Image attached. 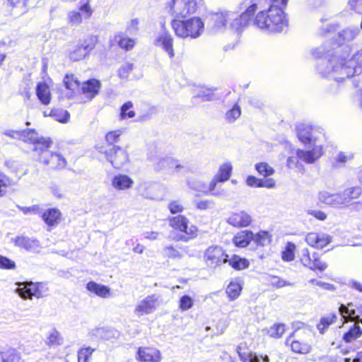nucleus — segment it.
Here are the masks:
<instances>
[{
    "instance_id": "2f4dec72",
    "label": "nucleus",
    "mask_w": 362,
    "mask_h": 362,
    "mask_svg": "<svg viewBox=\"0 0 362 362\" xmlns=\"http://www.w3.org/2000/svg\"><path fill=\"white\" fill-rule=\"evenodd\" d=\"M254 233L250 230H243L238 233L233 238V243L239 247H245L252 240Z\"/></svg>"
},
{
    "instance_id": "2eb2a0df",
    "label": "nucleus",
    "mask_w": 362,
    "mask_h": 362,
    "mask_svg": "<svg viewBox=\"0 0 362 362\" xmlns=\"http://www.w3.org/2000/svg\"><path fill=\"white\" fill-rule=\"evenodd\" d=\"M151 160L158 170L175 168L177 173H185L188 171L187 166L181 165L177 160L169 156L156 157L151 158Z\"/></svg>"
},
{
    "instance_id": "cd10ccee",
    "label": "nucleus",
    "mask_w": 362,
    "mask_h": 362,
    "mask_svg": "<svg viewBox=\"0 0 362 362\" xmlns=\"http://www.w3.org/2000/svg\"><path fill=\"white\" fill-rule=\"evenodd\" d=\"M100 86L99 81L96 79H90L83 83L81 92L89 99H92L98 92Z\"/></svg>"
},
{
    "instance_id": "69168bd1",
    "label": "nucleus",
    "mask_w": 362,
    "mask_h": 362,
    "mask_svg": "<svg viewBox=\"0 0 362 362\" xmlns=\"http://www.w3.org/2000/svg\"><path fill=\"white\" fill-rule=\"evenodd\" d=\"M313 260V258L310 257L308 250L307 248L302 250L300 262L303 266L310 268Z\"/></svg>"
},
{
    "instance_id": "052dcab7",
    "label": "nucleus",
    "mask_w": 362,
    "mask_h": 362,
    "mask_svg": "<svg viewBox=\"0 0 362 362\" xmlns=\"http://www.w3.org/2000/svg\"><path fill=\"white\" fill-rule=\"evenodd\" d=\"M355 87H358V90L353 96L354 101L358 104L359 107L362 110V78L359 81L353 83Z\"/></svg>"
},
{
    "instance_id": "7ed1b4c3",
    "label": "nucleus",
    "mask_w": 362,
    "mask_h": 362,
    "mask_svg": "<svg viewBox=\"0 0 362 362\" xmlns=\"http://www.w3.org/2000/svg\"><path fill=\"white\" fill-rule=\"evenodd\" d=\"M253 24L267 33H280L287 26V20L281 8L269 7L267 11L257 13Z\"/></svg>"
},
{
    "instance_id": "f704fd0d",
    "label": "nucleus",
    "mask_w": 362,
    "mask_h": 362,
    "mask_svg": "<svg viewBox=\"0 0 362 362\" xmlns=\"http://www.w3.org/2000/svg\"><path fill=\"white\" fill-rule=\"evenodd\" d=\"M42 216L46 224L53 226L59 223L61 213L57 209H49L42 214Z\"/></svg>"
},
{
    "instance_id": "1a4fd4ad",
    "label": "nucleus",
    "mask_w": 362,
    "mask_h": 362,
    "mask_svg": "<svg viewBox=\"0 0 362 362\" xmlns=\"http://www.w3.org/2000/svg\"><path fill=\"white\" fill-rule=\"evenodd\" d=\"M18 286L16 292L24 299H31L33 296L37 298H42L48 291L46 284L42 283L25 281L18 283Z\"/></svg>"
},
{
    "instance_id": "37998d69",
    "label": "nucleus",
    "mask_w": 362,
    "mask_h": 362,
    "mask_svg": "<svg viewBox=\"0 0 362 362\" xmlns=\"http://www.w3.org/2000/svg\"><path fill=\"white\" fill-rule=\"evenodd\" d=\"M336 319H337V316L335 314H333V313H330V314L327 315V316L322 317L320 319V322L317 326L319 332L321 334H324L325 332L328 328V327L330 325H332V323H334V322L335 321Z\"/></svg>"
},
{
    "instance_id": "338daca9",
    "label": "nucleus",
    "mask_w": 362,
    "mask_h": 362,
    "mask_svg": "<svg viewBox=\"0 0 362 362\" xmlns=\"http://www.w3.org/2000/svg\"><path fill=\"white\" fill-rule=\"evenodd\" d=\"M313 260L312 261V264L309 269L312 270H320L321 272L326 269L327 265L325 262H322L320 259L315 257L314 255L313 256Z\"/></svg>"
},
{
    "instance_id": "09e8293b",
    "label": "nucleus",
    "mask_w": 362,
    "mask_h": 362,
    "mask_svg": "<svg viewBox=\"0 0 362 362\" xmlns=\"http://www.w3.org/2000/svg\"><path fill=\"white\" fill-rule=\"evenodd\" d=\"M187 185L193 190L205 194L206 184L199 179H190L187 180Z\"/></svg>"
},
{
    "instance_id": "49530a36",
    "label": "nucleus",
    "mask_w": 362,
    "mask_h": 362,
    "mask_svg": "<svg viewBox=\"0 0 362 362\" xmlns=\"http://www.w3.org/2000/svg\"><path fill=\"white\" fill-rule=\"evenodd\" d=\"M133 103L128 101L124 103L120 108V119H125L133 118L135 116V112L132 110Z\"/></svg>"
},
{
    "instance_id": "6e6d98bb",
    "label": "nucleus",
    "mask_w": 362,
    "mask_h": 362,
    "mask_svg": "<svg viewBox=\"0 0 362 362\" xmlns=\"http://www.w3.org/2000/svg\"><path fill=\"white\" fill-rule=\"evenodd\" d=\"M13 7L18 8L21 13L26 11L28 7L32 6L30 0H8Z\"/></svg>"
},
{
    "instance_id": "4d7b16f0",
    "label": "nucleus",
    "mask_w": 362,
    "mask_h": 362,
    "mask_svg": "<svg viewBox=\"0 0 362 362\" xmlns=\"http://www.w3.org/2000/svg\"><path fill=\"white\" fill-rule=\"evenodd\" d=\"M193 299L188 295L182 296L179 300V308L182 311H186L192 308Z\"/></svg>"
},
{
    "instance_id": "c03bdc74",
    "label": "nucleus",
    "mask_w": 362,
    "mask_h": 362,
    "mask_svg": "<svg viewBox=\"0 0 362 362\" xmlns=\"http://www.w3.org/2000/svg\"><path fill=\"white\" fill-rule=\"evenodd\" d=\"M296 245L293 243H287L285 250L281 253V258L284 261L291 262L294 259Z\"/></svg>"
},
{
    "instance_id": "79ce46f5",
    "label": "nucleus",
    "mask_w": 362,
    "mask_h": 362,
    "mask_svg": "<svg viewBox=\"0 0 362 362\" xmlns=\"http://www.w3.org/2000/svg\"><path fill=\"white\" fill-rule=\"evenodd\" d=\"M242 286L240 283L232 281L227 286L226 293L230 300H235L240 296Z\"/></svg>"
},
{
    "instance_id": "b1692460",
    "label": "nucleus",
    "mask_w": 362,
    "mask_h": 362,
    "mask_svg": "<svg viewBox=\"0 0 362 362\" xmlns=\"http://www.w3.org/2000/svg\"><path fill=\"white\" fill-rule=\"evenodd\" d=\"M331 240V236L324 233H309L305 238L307 243L315 248L325 247Z\"/></svg>"
},
{
    "instance_id": "a19ab883",
    "label": "nucleus",
    "mask_w": 362,
    "mask_h": 362,
    "mask_svg": "<svg viewBox=\"0 0 362 362\" xmlns=\"http://www.w3.org/2000/svg\"><path fill=\"white\" fill-rule=\"evenodd\" d=\"M227 262L236 270L246 269L249 267L248 261L238 255L232 256L230 259H228Z\"/></svg>"
},
{
    "instance_id": "39448f33",
    "label": "nucleus",
    "mask_w": 362,
    "mask_h": 362,
    "mask_svg": "<svg viewBox=\"0 0 362 362\" xmlns=\"http://www.w3.org/2000/svg\"><path fill=\"white\" fill-rule=\"evenodd\" d=\"M172 28L180 38L196 39L204 31V23L200 18L192 17L187 20L173 19Z\"/></svg>"
},
{
    "instance_id": "774afa93",
    "label": "nucleus",
    "mask_w": 362,
    "mask_h": 362,
    "mask_svg": "<svg viewBox=\"0 0 362 362\" xmlns=\"http://www.w3.org/2000/svg\"><path fill=\"white\" fill-rule=\"evenodd\" d=\"M16 268V263L13 260L6 257L2 256L0 260L1 269H14Z\"/></svg>"
},
{
    "instance_id": "603ef678",
    "label": "nucleus",
    "mask_w": 362,
    "mask_h": 362,
    "mask_svg": "<svg viewBox=\"0 0 362 362\" xmlns=\"http://www.w3.org/2000/svg\"><path fill=\"white\" fill-rule=\"evenodd\" d=\"M255 169L260 175L267 177L274 173V170L267 163H259L255 165Z\"/></svg>"
},
{
    "instance_id": "393cba45",
    "label": "nucleus",
    "mask_w": 362,
    "mask_h": 362,
    "mask_svg": "<svg viewBox=\"0 0 362 362\" xmlns=\"http://www.w3.org/2000/svg\"><path fill=\"white\" fill-rule=\"evenodd\" d=\"M295 332L290 335L286 340V344H290L291 350L298 354H306L310 352L311 346L308 343L299 339H293Z\"/></svg>"
},
{
    "instance_id": "f8f14e48",
    "label": "nucleus",
    "mask_w": 362,
    "mask_h": 362,
    "mask_svg": "<svg viewBox=\"0 0 362 362\" xmlns=\"http://www.w3.org/2000/svg\"><path fill=\"white\" fill-rule=\"evenodd\" d=\"M103 153L115 168L119 169L129 162L127 151L119 146H110L108 149L104 151Z\"/></svg>"
},
{
    "instance_id": "5701e85b",
    "label": "nucleus",
    "mask_w": 362,
    "mask_h": 362,
    "mask_svg": "<svg viewBox=\"0 0 362 362\" xmlns=\"http://www.w3.org/2000/svg\"><path fill=\"white\" fill-rule=\"evenodd\" d=\"M12 241L16 247L30 252H39L41 248L40 243L36 239H32L28 237L17 236L12 238Z\"/></svg>"
},
{
    "instance_id": "20e7f679",
    "label": "nucleus",
    "mask_w": 362,
    "mask_h": 362,
    "mask_svg": "<svg viewBox=\"0 0 362 362\" xmlns=\"http://www.w3.org/2000/svg\"><path fill=\"white\" fill-rule=\"evenodd\" d=\"M358 29L356 27H349L337 33V42H325L322 45L313 49L312 55L316 58L325 57L324 60L327 59V54L333 53L334 49L338 46H349L346 43L353 40L358 34Z\"/></svg>"
},
{
    "instance_id": "0e129e2a",
    "label": "nucleus",
    "mask_w": 362,
    "mask_h": 362,
    "mask_svg": "<svg viewBox=\"0 0 362 362\" xmlns=\"http://www.w3.org/2000/svg\"><path fill=\"white\" fill-rule=\"evenodd\" d=\"M354 154L351 152H339L336 156V161L340 164H344L352 160Z\"/></svg>"
},
{
    "instance_id": "f3484780",
    "label": "nucleus",
    "mask_w": 362,
    "mask_h": 362,
    "mask_svg": "<svg viewBox=\"0 0 362 362\" xmlns=\"http://www.w3.org/2000/svg\"><path fill=\"white\" fill-rule=\"evenodd\" d=\"M311 150H296L297 158L308 164H311L317 160L323 155L322 144L312 145Z\"/></svg>"
},
{
    "instance_id": "f257e3e1",
    "label": "nucleus",
    "mask_w": 362,
    "mask_h": 362,
    "mask_svg": "<svg viewBox=\"0 0 362 362\" xmlns=\"http://www.w3.org/2000/svg\"><path fill=\"white\" fill-rule=\"evenodd\" d=\"M349 46H338L333 53L327 54V60H322L317 66L320 76L334 80L337 84L351 77L352 83L359 81L362 68V48L351 58Z\"/></svg>"
},
{
    "instance_id": "bf43d9fd",
    "label": "nucleus",
    "mask_w": 362,
    "mask_h": 362,
    "mask_svg": "<svg viewBox=\"0 0 362 362\" xmlns=\"http://www.w3.org/2000/svg\"><path fill=\"white\" fill-rule=\"evenodd\" d=\"M163 254L165 256L172 259H180L182 257L181 252L172 246L165 247L163 249Z\"/></svg>"
},
{
    "instance_id": "58836bf2",
    "label": "nucleus",
    "mask_w": 362,
    "mask_h": 362,
    "mask_svg": "<svg viewBox=\"0 0 362 362\" xmlns=\"http://www.w3.org/2000/svg\"><path fill=\"white\" fill-rule=\"evenodd\" d=\"M45 344L49 346H57L62 344L60 334L56 329H51L48 332Z\"/></svg>"
},
{
    "instance_id": "c756f323",
    "label": "nucleus",
    "mask_w": 362,
    "mask_h": 362,
    "mask_svg": "<svg viewBox=\"0 0 362 362\" xmlns=\"http://www.w3.org/2000/svg\"><path fill=\"white\" fill-rule=\"evenodd\" d=\"M43 139H50L49 138L39 137L38 133L33 129H27L23 130L22 141L35 145L34 149L37 146H42L40 144Z\"/></svg>"
},
{
    "instance_id": "8fccbe9b",
    "label": "nucleus",
    "mask_w": 362,
    "mask_h": 362,
    "mask_svg": "<svg viewBox=\"0 0 362 362\" xmlns=\"http://www.w3.org/2000/svg\"><path fill=\"white\" fill-rule=\"evenodd\" d=\"M285 325L279 323L274 324L268 329L267 333L269 337L273 338H280L285 332Z\"/></svg>"
},
{
    "instance_id": "864d4df0",
    "label": "nucleus",
    "mask_w": 362,
    "mask_h": 362,
    "mask_svg": "<svg viewBox=\"0 0 362 362\" xmlns=\"http://www.w3.org/2000/svg\"><path fill=\"white\" fill-rule=\"evenodd\" d=\"M115 40L117 41L121 48L126 50L132 49L135 45V42L133 39L122 37L121 35H116Z\"/></svg>"
},
{
    "instance_id": "3c124183",
    "label": "nucleus",
    "mask_w": 362,
    "mask_h": 362,
    "mask_svg": "<svg viewBox=\"0 0 362 362\" xmlns=\"http://www.w3.org/2000/svg\"><path fill=\"white\" fill-rule=\"evenodd\" d=\"M241 115V110L239 105L235 104L231 109L226 113V120L229 123L234 122Z\"/></svg>"
},
{
    "instance_id": "e2e57ef3",
    "label": "nucleus",
    "mask_w": 362,
    "mask_h": 362,
    "mask_svg": "<svg viewBox=\"0 0 362 362\" xmlns=\"http://www.w3.org/2000/svg\"><path fill=\"white\" fill-rule=\"evenodd\" d=\"M218 182H220L219 180L216 179V177L214 176V177L211 180L210 183L209 185H206L205 194H211L217 197L221 196V193L215 190Z\"/></svg>"
},
{
    "instance_id": "dca6fc26",
    "label": "nucleus",
    "mask_w": 362,
    "mask_h": 362,
    "mask_svg": "<svg viewBox=\"0 0 362 362\" xmlns=\"http://www.w3.org/2000/svg\"><path fill=\"white\" fill-rule=\"evenodd\" d=\"M158 305V297L155 294L148 296L138 303L134 309V313L138 317L148 315L153 313Z\"/></svg>"
},
{
    "instance_id": "9b49d317",
    "label": "nucleus",
    "mask_w": 362,
    "mask_h": 362,
    "mask_svg": "<svg viewBox=\"0 0 362 362\" xmlns=\"http://www.w3.org/2000/svg\"><path fill=\"white\" fill-rule=\"evenodd\" d=\"M173 41V37L167 30L165 25L162 23L160 29L154 35L153 45L165 52L170 59H173L175 57Z\"/></svg>"
},
{
    "instance_id": "5fc2aeb1",
    "label": "nucleus",
    "mask_w": 362,
    "mask_h": 362,
    "mask_svg": "<svg viewBox=\"0 0 362 362\" xmlns=\"http://www.w3.org/2000/svg\"><path fill=\"white\" fill-rule=\"evenodd\" d=\"M268 282L271 286L277 288L293 285V283L286 281V280L276 276H269Z\"/></svg>"
},
{
    "instance_id": "e433bc0d",
    "label": "nucleus",
    "mask_w": 362,
    "mask_h": 362,
    "mask_svg": "<svg viewBox=\"0 0 362 362\" xmlns=\"http://www.w3.org/2000/svg\"><path fill=\"white\" fill-rule=\"evenodd\" d=\"M36 93L38 99L43 105H48L50 102V90L45 83H39L37 85Z\"/></svg>"
},
{
    "instance_id": "4be33fe9",
    "label": "nucleus",
    "mask_w": 362,
    "mask_h": 362,
    "mask_svg": "<svg viewBox=\"0 0 362 362\" xmlns=\"http://www.w3.org/2000/svg\"><path fill=\"white\" fill-rule=\"evenodd\" d=\"M92 15L88 1L83 2L79 6V11H72L69 13V22L75 25H79L83 18L87 19Z\"/></svg>"
},
{
    "instance_id": "f03ea898",
    "label": "nucleus",
    "mask_w": 362,
    "mask_h": 362,
    "mask_svg": "<svg viewBox=\"0 0 362 362\" xmlns=\"http://www.w3.org/2000/svg\"><path fill=\"white\" fill-rule=\"evenodd\" d=\"M240 14L224 11L214 13L211 20L216 30H230L240 33L247 28L254 17L257 5L253 0H243L239 6Z\"/></svg>"
},
{
    "instance_id": "6ab92c4d",
    "label": "nucleus",
    "mask_w": 362,
    "mask_h": 362,
    "mask_svg": "<svg viewBox=\"0 0 362 362\" xmlns=\"http://www.w3.org/2000/svg\"><path fill=\"white\" fill-rule=\"evenodd\" d=\"M227 223L236 228H245L252 222L251 215L245 211H238L231 213L226 220Z\"/></svg>"
},
{
    "instance_id": "a211bd4d",
    "label": "nucleus",
    "mask_w": 362,
    "mask_h": 362,
    "mask_svg": "<svg viewBox=\"0 0 362 362\" xmlns=\"http://www.w3.org/2000/svg\"><path fill=\"white\" fill-rule=\"evenodd\" d=\"M95 42L96 37L94 36H89L85 39L81 45L70 52V59L74 62L82 59L94 48Z\"/></svg>"
},
{
    "instance_id": "4468645a",
    "label": "nucleus",
    "mask_w": 362,
    "mask_h": 362,
    "mask_svg": "<svg viewBox=\"0 0 362 362\" xmlns=\"http://www.w3.org/2000/svg\"><path fill=\"white\" fill-rule=\"evenodd\" d=\"M170 226L180 232L185 233L187 235H190L189 238H186L185 236L182 235L180 238V240L187 241L189 239L196 236L197 229L195 226H191L188 227V219L182 215H178L174 217H172L169 220Z\"/></svg>"
},
{
    "instance_id": "13d9d810",
    "label": "nucleus",
    "mask_w": 362,
    "mask_h": 362,
    "mask_svg": "<svg viewBox=\"0 0 362 362\" xmlns=\"http://www.w3.org/2000/svg\"><path fill=\"white\" fill-rule=\"evenodd\" d=\"M94 349L91 347L82 348L78 351V362H88Z\"/></svg>"
},
{
    "instance_id": "a878e982",
    "label": "nucleus",
    "mask_w": 362,
    "mask_h": 362,
    "mask_svg": "<svg viewBox=\"0 0 362 362\" xmlns=\"http://www.w3.org/2000/svg\"><path fill=\"white\" fill-rule=\"evenodd\" d=\"M111 183L117 190H126L132 187L134 180L127 175L117 174L113 177Z\"/></svg>"
},
{
    "instance_id": "6e6552de",
    "label": "nucleus",
    "mask_w": 362,
    "mask_h": 362,
    "mask_svg": "<svg viewBox=\"0 0 362 362\" xmlns=\"http://www.w3.org/2000/svg\"><path fill=\"white\" fill-rule=\"evenodd\" d=\"M298 139L305 145L322 144L326 140L323 130L318 127L301 124L298 127Z\"/></svg>"
},
{
    "instance_id": "c9c22d12",
    "label": "nucleus",
    "mask_w": 362,
    "mask_h": 362,
    "mask_svg": "<svg viewBox=\"0 0 362 362\" xmlns=\"http://www.w3.org/2000/svg\"><path fill=\"white\" fill-rule=\"evenodd\" d=\"M21 359V354L16 349L0 351V362H20Z\"/></svg>"
},
{
    "instance_id": "4c0bfd02",
    "label": "nucleus",
    "mask_w": 362,
    "mask_h": 362,
    "mask_svg": "<svg viewBox=\"0 0 362 362\" xmlns=\"http://www.w3.org/2000/svg\"><path fill=\"white\" fill-rule=\"evenodd\" d=\"M233 170L232 164L229 162L224 163L220 165L219 169L215 177L219 180V182H223L227 181L231 175Z\"/></svg>"
},
{
    "instance_id": "9d476101",
    "label": "nucleus",
    "mask_w": 362,
    "mask_h": 362,
    "mask_svg": "<svg viewBox=\"0 0 362 362\" xmlns=\"http://www.w3.org/2000/svg\"><path fill=\"white\" fill-rule=\"evenodd\" d=\"M197 0H172L169 12L177 18H185L197 11Z\"/></svg>"
},
{
    "instance_id": "680f3d73",
    "label": "nucleus",
    "mask_w": 362,
    "mask_h": 362,
    "mask_svg": "<svg viewBox=\"0 0 362 362\" xmlns=\"http://www.w3.org/2000/svg\"><path fill=\"white\" fill-rule=\"evenodd\" d=\"M122 134V131L120 129L109 132L105 136V139L110 146H112L113 144L117 142Z\"/></svg>"
},
{
    "instance_id": "aec40b11",
    "label": "nucleus",
    "mask_w": 362,
    "mask_h": 362,
    "mask_svg": "<svg viewBox=\"0 0 362 362\" xmlns=\"http://www.w3.org/2000/svg\"><path fill=\"white\" fill-rule=\"evenodd\" d=\"M319 201L330 207L341 209L344 208L341 193H332L327 190H322L318 193Z\"/></svg>"
},
{
    "instance_id": "de8ad7c7",
    "label": "nucleus",
    "mask_w": 362,
    "mask_h": 362,
    "mask_svg": "<svg viewBox=\"0 0 362 362\" xmlns=\"http://www.w3.org/2000/svg\"><path fill=\"white\" fill-rule=\"evenodd\" d=\"M49 115L55 120L62 123H66L70 118L69 112L62 109L53 110Z\"/></svg>"
},
{
    "instance_id": "473e14b6",
    "label": "nucleus",
    "mask_w": 362,
    "mask_h": 362,
    "mask_svg": "<svg viewBox=\"0 0 362 362\" xmlns=\"http://www.w3.org/2000/svg\"><path fill=\"white\" fill-rule=\"evenodd\" d=\"M237 352L240 360L243 362H261V360L263 362H269V358L267 355L258 356L256 354L250 351L247 353L242 352L241 346L237 347Z\"/></svg>"
},
{
    "instance_id": "bb28decb",
    "label": "nucleus",
    "mask_w": 362,
    "mask_h": 362,
    "mask_svg": "<svg viewBox=\"0 0 362 362\" xmlns=\"http://www.w3.org/2000/svg\"><path fill=\"white\" fill-rule=\"evenodd\" d=\"M341 197L343 203V206H349L351 201L357 199L362 193V189L360 187H351L345 189L341 192Z\"/></svg>"
},
{
    "instance_id": "72a5a7b5",
    "label": "nucleus",
    "mask_w": 362,
    "mask_h": 362,
    "mask_svg": "<svg viewBox=\"0 0 362 362\" xmlns=\"http://www.w3.org/2000/svg\"><path fill=\"white\" fill-rule=\"evenodd\" d=\"M64 84L66 88L71 91L68 95L69 98L74 95V93L80 91V83L78 78L73 74H66L64 78Z\"/></svg>"
},
{
    "instance_id": "ddd939ff",
    "label": "nucleus",
    "mask_w": 362,
    "mask_h": 362,
    "mask_svg": "<svg viewBox=\"0 0 362 362\" xmlns=\"http://www.w3.org/2000/svg\"><path fill=\"white\" fill-rule=\"evenodd\" d=\"M204 258L206 264L209 267L216 268L227 262L228 255L225 253L222 247L219 246H212L206 250Z\"/></svg>"
},
{
    "instance_id": "c85d7f7f",
    "label": "nucleus",
    "mask_w": 362,
    "mask_h": 362,
    "mask_svg": "<svg viewBox=\"0 0 362 362\" xmlns=\"http://www.w3.org/2000/svg\"><path fill=\"white\" fill-rule=\"evenodd\" d=\"M157 185L151 182H141L137 186L138 193L147 199H153L156 196L155 189Z\"/></svg>"
},
{
    "instance_id": "0eeeda50",
    "label": "nucleus",
    "mask_w": 362,
    "mask_h": 362,
    "mask_svg": "<svg viewBox=\"0 0 362 362\" xmlns=\"http://www.w3.org/2000/svg\"><path fill=\"white\" fill-rule=\"evenodd\" d=\"M351 306L352 304L349 303L348 306L341 305L339 308V311L345 321L349 320L354 322L353 326L343 336V339L346 343L355 341L362 334V329L358 325V323L362 324V319L359 315L356 313V310L351 308Z\"/></svg>"
},
{
    "instance_id": "412c9836",
    "label": "nucleus",
    "mask_w": 362,
    "mask_h": 362,
    "mask_svg": "<svg viewBox=\"0 0 362 362\" xmlns=\"http://www.w3.org/2000/svg\"><path fill=\"white\" fill-rule=\"evenodd\" d=\"M136 358L139 361L144 362H159L161 360V354L156 348L139 347Z\"/></svg>"
},
{
    "instance_id": "ea45409f",
    "label": "nucleus",
    "mask_w": 362,
    "mask_h": 362,
    "mask_svg": "<svg viewBox=\"0 0 362 362\" xmlns=\"http://www.w3.org/2000/svg\"><path fill=\"white\" fill-rule=\"evenodd\" d=\"M252 240L259 246H267L270 244L272 241V235L267 231L261 230L259 233L254 234Z\"/></svg>"
},
{
    "instance_id": "a18cd8bd",
    "label": "nucleus",
    "mask_w": 362,
    "mask_h": 362,
    "mask_svg": "<svg viewBox=\"0 0 362 362\" xmlns=\"http://www.w3.org/2000/svg\"><path fill=\"white\" fill-rule=\"evenodd\" d=\"M12 180L4 173H0V198L7 194L8 189L12 186Z\"/></svg>"
},
{
    "instance_id": "423d86ee",
    "label": "nucleus",
    "mask_w": 362,
    "mask_h": 362,
    "mask_svg": "<svg viewBox=\"0 0 362 362\" xmlns=\"http://www.w3.org/2000/svg\"><path fill=\"white\" fill-rule=\"evenodd\" d=\"M42 146H37L35 151L39 156V161L45 165H49L52 169H62L66 165V159L58 153H52L49 151L52 141L51 139H43Z\"/></svg>"
},
{
    "instance_id": "7c9ffc66",
    "label": "nucleus",
    "mask_w": 362,
    "mask_h": 362,
    "mask_svg": "<svg viewBox=\"0 0 362 362\" xmlns=\"http://www.w3.org/2000/svg\"><path fill=\"white\" fill-rule=\"evenodd\" d=\"M88 291L100 298H108L110 296V289L105 285L98 284L94 281H90L86 285Z\"/></svg>"
}]
</instances>
